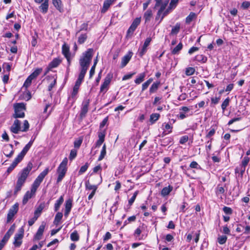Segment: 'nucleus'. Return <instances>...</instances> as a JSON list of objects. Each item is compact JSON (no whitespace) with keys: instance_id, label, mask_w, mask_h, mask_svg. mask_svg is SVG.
<instances>
[{"instance_id":"f257e3e1","label":"nucleus","mask_w":250,"mask_h":250,"mask_svg":"<svg viewBox=\"0 0 250 250\" xmlns=\"http://www.w3.org/2000/svg\"><path fill=\"white\" fill-rule=\"evenodd\" d=\"M32 167L33 164L30 162L28 163L27 166L19 173L18 180L14 190L15 194L21 190Z\"/></svg>"},{"instance_id":"f03ea898","label":"nucleus","mask_w":250,"mask_h":250,"mask_svg":"<svg viewBox=\"0 0 250 250\" xmlns=\"http://www.w3.org/2000/svg\"><path fill=\"white\" fill-rule=\"evenodd\" d=\"M93 52V49H88L86 51L83 53L82 57L80 59L79 62L81 67L80 72H81V76L83 74H86V73L92 60Z\"/></svg>"},{"instance_id":"7ed1b4c3","label":"nucleus","mask_w":250,"mask_h":250,"mask_svg":"<svg viewBox=\"0 0 250 250\" xmlns=\"http://www.w3.org/2000/svg\"><path fill=\"white\" fill-rule=\"evenodd\" d=\"M34 142V140H30L29 142L26 145V146L24 147L22 151L21 152L20 154L17 156V157L14 159L12 164L11 166L7 168V172L9 173H10L13 169L16 167L19 163H20L26 153L29 150L31 146H32L33 143Z\"/></svg>"},{"instance_id":"20e7f679","label":"nucleus","mask_w":250,"mask_h":250,"mask_svg":"<svg viewBox=\"0 0 250 250\" xmlns=\"http://www.w3.org/2000/svg\"><path fill=\"white\" fill-rule=\"evenodd\" d=\"M68 160L66 157L64 158L57 169V173L58 175L57 179V183H59L62 181L65 176L67 171V165Z\"/></svg>"},{"instance_id":"39448f33","label":"nucleus","mask_w":250,"mask_h":250,"mask_svg":"<svg viewBox=\"0 0 250 250\" xmlns=\"http://www.w3.org/2000/svg\"><path fill=\"white\" fill-rule=\"evenodd\" d=\"M15 113L13 117L15 118H23L25 116L24 111L26 109L25 105L24 103H17L14 104Z\"/></svg>"},{"instance_id":"423d86ee","label":"nucleus","mask_w":250,"mask_h":250,"mask_svg":"<svg viewBox=\"0 0 250 250\" xmlns=\"http://www.w3.org/2000/svg\"><path fill=\"white\" fill-rule=\"evenodd\" d=\"M24 229L22 228L19 229L18 233H16L14 236V241L13 244L15 247H19L22 243V239L23 237Z\"/></svg>"},{"instance_id":"0eeeda50","label":"nucleus","mask_w":250,"mask_h":250,"mask_svg":"<svg viewBox=\"0 0 250 250\" xmlns=\"http://www.w3.org/2000/svg\"><path fill=\"white\" fill-rule=\"evenodd\" d=\"M19 209V204L18 203L15 204L9 209L7 216V223L10 222L13 219L14 215L17 213Z\"/></svg>"},{"instance_id":"6e6552de","label":"nucleus","mask_w":250,"mask_h":250,"mask_svg":"<svg viewBox=\"0 0 250 250\" xmlns=\"http://www.w3.org/2000/svg\"><path fill=\"white\" fill-rule=\"evenodd\" d=\"M112 78V75L111 74H108L105 77L103 83L101 85L100 88V92L105 93L107 89L108 85H109L111 79Z\"/></svg>"},{"instance_id":"1a4fd4ad","label":"nucleus","mask_w":250,"mask_h":250,"mask_svg":"<svg viewBox=\"0 0 250 250\" xmlns=\"http://www.w3.org/2000/svg\"><path fill=\"white\" fill-rule=\"evenodd\" d=\"M3 152L7 157H11L14 153L13 146L11 144L5 145L3 147Z\"/></svg>"},{"instance_id":"9d476101","label":"nucleus","mask_w":250,"mask_h":250,"mask_svg":"<svg viewBox=\"0 0 250 250\" xmlns=\"http://www.w3.org/2000/svg\"><path fill=\"white\" fill-rule=\"evenodd\" d=\"M62 53L67 59L68 65L70 64L71 62V54L69 51V47L66 44H64L62 46Z\"/></svg>"},{"instance_id":"9b49d317","label":"nucleus","mask_w":250,"mask_h":250,"mask_svg":"<svg viewBox=\"0 0 250 250\" xmlns=\"http://www.w3.org/2000/svg\"><path fill=\"white\" fill-rule=\"evenodd\" d=\"M21 123L19 120H15L13 124L10 127V130L12 132L17 134L20 131H21Z\"/></svg>"},{"instance_id":"f8f14e48","label":"nucleus","mask_w":250,"mask_h":250,"mask_svg":"<svg viewBox=\"0 0 250 250\" xmlns=\"http://www.w3.org/2000/svg\"><path fill=\"white\" fill-rule=\"evenodd\" d=\"M49 171V167H46L43 171H42L37 177V178L34 181V182L38 183V184H41L44 178L47 175Z\"/></svg>"},{"instance_id":"ddd939ff","label":"nucleus","mask_w":250,"mask_h":250,"mask_svg":"<svg viewBox=\"0 0 250 250\" xmlns=\"http://www.w3.org/2000/svg\"><path fill=\"white\" fill-rule=\"evenodd\" d=\"M133 55V53L132 52H129L127 54L124 56L122 59L121 63V67L123 68L125 67L126 64L128 63L129 61L130 60Z\"/></svg>"},{"instance_id":"4468645a","label":"nucleus","mask_w":250,"mask_h":250,"mask_svg":"<svg viewBox=\"0 0 250 250\" xmlns=\"http://www.w3.org/2000/svg\"><path fill=\"white\" fill-rule=\"evenodd\" d=\"M72 207V199H68L65 202L64 216L67 217Z\"/></svg>"},{"instance_id":"2eb2a0df","label":"nucleus","mask_w":250,"mask_h":250,"mask_svg":"<svg viewBox=\"0 0 250 250\" xmlns=\"http://www.w3.org/2000/svg\"><path fill=\"white\" fill-rule=\"evenodd\" d=\"M79 88L77 85H74L72 92L70 97L68 98V101L71 102V104H73L76 101L77 98L76 96L78 93Z\"/></svg>"},{"instance_id":"dca6fc26","label":"nucleus","mask_w":250,"mask_h":250,"mask_svg":"<svg viewBox=\"0 0 250 250\" xmlns=\"http://www.w3.org/2000/svg\"><path fill=\"white\" fill-rule=\"evenodd\" d=\"M89 104V100L83 103L80 113L81 117L85 116L87 113L88 109Z\"/></svg>"},{"instance_id":"f3484780","label":"nucleus","mask_w":250,"mask_h":250,"mask_svg":"<svg viewBox=\"0 0 250 250\" xmlns=\"http://www.w3.org/2000/svg\"><path fill=\"white\" fill-rule=\"evenodd\" d=\"M245 170L246 167H243V166H239L237 167L235 169V172L236 174H237V176L242 178L245 171Z\"/></svg>"},{"instance_id":"a211bd4d","label":"nucleus","mask_w":250,"mask_h":250,"mask_svg":"<svg viewBox=\"0 0 250 250\" xmlns=\"http://www.w3.org/2000/svg\"><path fill=\"white\" fill-rule=\"evenodd\" d=\"M115 0H105L104 4L102 10V12L104 13L105 12L107 9L109 8L110 6L113 3V2Z\"/></svg>"},{"instance_id":"6ab92c4d","label":"nucleus","mask_w":250,"mask_h":250,"mask_svg":"<svg viewBox=\"0 0 250 250\" xmlns=\"http://www.w3.org/2000/svg\"><path fill=\"white\" fill-rule=\"evenodd\" d=\"M61 61L58 58H55L49 64L48 69H51L53 68L57 67L61 63Z\"/></svg>"},{"instance_id":"aec40b11","label":"nucleus","mask_w":250,"mask_h":250,"mask_svg":"<svg viewBox=\"0 0 250 250\" xmlns=\"http://www.w3.org/2000/svg\"><path fill=\"white\" fill-rule=\"evenodd\" d=\"M172 189L173 187L171 186L164 188L161 192V195L164 197L168 195Z\"/></svg>"},{"instance_id":"412c9836","label":"nucleus","mask_w":250,"mask_h":250,"mask_svg":"<svg viewBox=\"0 0 250 250\" xmlns=\"http://www.w3.org/2000/svg\"><path fill=\"white\" fill-rule=\"evenodd\" d=\"M152 15V11L151 9H148L145 12L144 15L145 22H149L150 21Z\"/></svg>"},{"instance_id":"4be33fe9","label":"nucleus","mask_w":250,"mask_h":250,"mask_svg":"<svg viewBox=\"0 0 250 250\" xmlns=\"http://www.w3.org/2000/svg\"><path fill=\"white\" fill-rule=\"evenodd\" d=\"M160 85V82H157L154 83L150 86L149 88V92L150 94L154 93L157 91L159 86Z\"/></svg>"},{"instance_id":"5701e85b","label":"nucleus","mask_w":250,"mask_h":250,"mask_svg":"<svg viewBox=\"0 0 250 250\" xmlns=\"http://www.w3.org/2000/svg\"><path fill=\"white\" fill-rule=\"evenodd\" d=\"M146 77V73L145 72L141 73L139 74L136 79L135 80V83L139 84L141 83L142 82H143L145 78Z\"/></svg>"},{"instance_id":"b1692460","label":"nucleus","mask_w":250,"mask_h":250,"mask_svg":"<svg viewBox=\"0 0 250 250\" xmlns=\"http://www.w3.org/2000/svg\"><path fill=\"white\" fill-rule=\"evenodd\" d=\"M63 202V196H60L59 199L57 200L56 202L55 203L54 205V210L55 211H57L60 208L61 205L62 204Z\"/></svg>"},{"instance_id":"393cba45","label":"nucleus","mask_w":250,"mask_h":250,"mask_svg":"<svg viewBox=\"0 0 250 250\" xmlns=\"http://www.w3.org/2000/svg\"><path fill=\"white\" fill-rule=\"evenodd\" d=\"M33 196L32 193H30V191H28L26 192L25 195L23 196L22 200V204L23 205H25L28 202V200Z\"/></svg>"},{"instance_id":"a878e982","label":"nucleus","mask_w":250,"mask_h":250,"mask_svg":"<svg viewBox=\"0 0 250 250\" xmlns=\"http://www.w3.org/2000/svg\"><path fill=\"white\" fill-rule=\"evenodd\" d=\"M70 239L72 241H78L79 240L80 236L77 230H74L71 233Z\"/></svg>"},{"instance_id":"bb28decb","label":"nucleus","mask_w":250,"mask_h":250,"mask_svg":"<svg viewBox=\"0 0 250 250\" xmlns=\"http://www.w3.org/2000/svg\"><path fill=\"white\" fill-rule=\"evenodd\" d=\"M62 216L63 214L62 212H58L55 216V219L54 221V224L56 225H58L61 220H62Z\"/></svg>"},{"instance_id":"cd10ccee","label":"nucleus","mask_w":250,"mask_h":250,"mask_svg":"<svg viewBox=\"0 0 250 250\" xmlns=\"http://www.w3.org/2000/svg\"><path fill=\"white\" fill-rule=\"evenodd\" d=\"M54 6L60 12L62 11V1L61 0H52Z\"/></svg>"},{"instance_id":"c85d7f7f","label":"nucleus","mask_w":250,"mask_h":250,"mask_svg":"<svg viewBox=\"0 0 250 250\" xmlns=\"http://www.w3.org/2000/svg\"><path fill=\"white\" fill-rule=\"evenodd\" d=\"M196 18V15L193 12H191L186 19V22L189 24L193 19Z\"/></svg>"},{"instance_id":"c756f323","label":"nucleus","mask_w":250,"mask_h":250,"mask_svg":"<svg viewBox=\"0 0 250 250\" xmlns=\"http://www.w3.org/2000/svg\"><path fill=\"white\" fill-rule=\"evenodd\" d=\"M183 48V44L180 42L171 51L173 54H177Z\"/></svg>"},{"instance_id":"7c9ffc66","label":"nucleus","mask_w":250,"mask_h":250,"mask_svg":"<svg viewBox=\"0 0 250 250\" xmlns=\"http://www.w3.org/2000/svg\"><path fill=\"white\" fill-rule=\"evenodd\" d=\"M180 29V24L177 23L174 27H173L171 31V35H176L179 32Z\"/></svg>"},{"instance_id":"2f4dec72","label":"nucleus","mask_w":250,"mask_h":250,"mask_svg":"<svg viewBox=\"0 0 250 250\" xmlns=\"http://www.w3.org/2000/svg\"><path fill=\"white\" fill-rule=\"evenodd\" d=\"M83 141V137L81 136L78 139L75 140L74 142V146L75 148H79Z\"/></svg>"},{"instance_id":"473e14b6","label":"nucleus","mask_w":250,"mask_h":250,"mask_svg":"<svg viewBox=\"0 0 250 250\" xmlns=\"http://www.w3.org/2000/svg\"><path fill=\"white\" fill-rule=\"evenodd\" d=\"M48 4L43 2L39 7V8L41 11L43 13L45 14L48 11Z\"/></svg>"},{"instance_id":"72a5a7b5","label":"nucleus","mask_w":250,"mask_h":250,"mask_svg":"<svg viewBox=\"0 0 250 250\" xmlns=\"http://www.w3.org/2000/svg\"><path fill=\"white\" fill-rule=\"evenodd\" d=\"M160 114L158 113H153L150 116V122L154 124L160 118Z\"/></svg>"},{"instance_id":"f704fd0d","label":"nucleus","mask_w":250,"mask_h":250,"mask_svg":"<svg viewBox=\"0 0 250 250\" xmlns=\"http://www.w3.org/2000/svg\"><path fill=\"white\" fill-rule=\"evenodd\" d=\"M42 68H38L35 69V70L31 73L30 76L34 79L37 78L39 74L42 72Z\"/></svg>"},{"instance_id":"c9c22d12","label":"nucleus","mask_w":250,"mask_h":250,"mask_svg":"<svg viewBox=\"0 0 250 250\" xmlns=\"http://www.w3.org/2000/svg\"><path fill=\"white\" fill-rule=\"evenodd\" d=\"M195 59L198 62H205L207 60V58L203 55L199 54L195 56Z\"/></svg>"},{"instance_id":"e433bc0d","label":"nucleus","mask_w":250,"mask_h":250,"mask_svg":"<svg viewBox=\"0 0 250 250\" xmlns=\"http://www.w3.org/2000/svg\"><path fill=\"white\" fill-rule=\"evenodd\" d=\"M85 188L86 189L92 190V191H96L98 188L97 186L90 184L89 181L85 182Z\"/></svg>"},{"instance_id":"4c0bfd02","label":"nucleus","mask_w":250,"mask_h":250,"mask_svg":"<svg viewBox=\"0 0 250 250\" xmlns=\"http://www.w3.org/2000/svg\"><path fill=\"white\" fill-rule=\"evenodd\" d=\"M153 79L152 78H149L148 80H147L146 82H145L142 84V91H144L147 88L149 84L152 82Z\"/></svg>"},{"instance_id":"58836bf2","label":"nucleus","mask_w":250,"mask_h":250,"mask_svg":"<svg viewBox=\"0 0 250 250\" xmlns=\"http://www.w3.org/2000/svg\"><path fill=\"white\" fill-rule=\"evenodd\" d=\"M229 102H230V99H229V98L228 97L222 103V104H221V108L222 109L223 113H224L225 110L226 108L229 105Z\"/></svg>"},{"instance_id":"ea45409f","label":"nucleus","mask_w":250,"mask_h":250,"mask_svg":"<svg viewBox=\"0 0 250 250\" xmlns=\"http://www.w3.org/2000/svg\"><path fill=\"white\" fill-rule=\"evenodd\" d=\"M106 153V146L104 144L102 147V149L101 151L100 155L99 156V158H98V161H100L102 160L104 158V156H105Z\"/></svg>"},{"instance_id":"a19ab883","label":"nucleus","mask_w":250,"mask_h":250,"mask_svg":"<svg viewBox=\"0 0 250 250\" xmlns=\"http://www.w3.org/2000/svg\"><path fill=\"white\" fill-rule=\"evenodd\" d=\"M43 209V206L42 205H40L34 212V216H36L37 218H38V217L40 216Z\"/></svg>"},{"instance_id":"79ce46f5","label":"nucleus","mask_w":250,"mask_h":250,"mask_svg":"<svg viewBox=\"0 0 250 250\" xmlns=\"http://www.w3.org/2000/svg\"><path fill=\"white\" fill-rule=\"evenodd\" d=\"M87 36L86 34H82L80 37L78 38V42L79 44H82L87 39Z\"/></svg>"},{"instance_id":"37998d69","label":"nucleus","mask_w":250,"mask_h":250,"mask_svg":"<svg viewBox=\"0 0 250 250\" xmlns=\"http://www.w3.org/2000/svg\"><path fill=\"white\" fill-rule=\"evenodd\" d=\"M89 166V164L88 163H86L84 165L81 167L79 171V174L81 175L84 173L87 170Z\"/></svg>"},{"instance_id":"c03bdc74","label":"nucleus","mask_w":250,"mask_h":250,"mask_svg":"<svg viewBox=\"0 0 250 250\" xmlns=\"http://www.w3.org/2000/svg\"><path fill=\"white\" fill-rule=\"evenodd\" d=\"M40 185V184H38V183L34 182L32 185L30 193H32V194L34 195Z\"/></svg>"},{"instance_id":"a18cd8bd","label":"nucleus","mask_w":250,"mask_h":250,"mask_svg":"<svg viewBox=\"0 0 250 250\" xmlns=\"http://www.w3.org/2000/svg\"><path fill=\"white\" fill-rule=\"evenodd\" d=\"M40 185V184H38V183L34 182L32 185L30 193H32V194L34 195Z\"/></svg>"},{"instance_id":"49530a36","label":"nucleus","mask_w":250,"mask_h":250,"mask_svg":"<svg viewBox=\"0 0 250 250\" xmlns=\"http://www.w3.org/2000/svg\"><path fill=\"white\" fill-rule=\"evenodd\" d=\"M85 75V74H83V75L82 76H81V72H80L79 74L78 79H77V80L76 82V83L75 84V85H77L78 87L79 88V86H80V84H81L83 80L84 79Z\"/></svg>"},{"instance_id":"de8ad7c7","label":"nucleus","mask_w":250,"mask_h":250,"mask_svg":"<svg viewBox=\"0 0 250 250\" xmlns=\"http://www.w3.org/2000/svg\"><path fill=\"white\" fill-rule=\"evenodd\" d=\"M33 80H34V79L33 78L31 77L29 75L27 77V78L26 79L25 81L24 82V84H23V86L25 87L26 88H27L28 87H29L31 85Z\"/></svg>"},{"instance_id":"09e8293b","label":"nucleus","mask_w":250,"mask_h":250,"mask_svg":"<svg viewBox=\"0 0 250 250\" xmlns=\"http://www.w3.org/2000/svg\"><path fill=\"white\" fill-rule=\"evenodd\" d=\"M15 229V226L14 224H13V225H12L11 226V227L10 228V229H8V230L7 231V232L6 233V234L5 235L6 236H7V237H8L9 238H10V236L12 235V234L14 232Z\"/></svg>"},{"instance_id":"8fccbe9b","label":"nucleus","mask_w":250,"mask_h":250,"mask_svg":"<svg viewBox=\"0 0 250 250\" xmlns=\"http://www.w3.org/2000/svg\"><path fill=\"white\" fill-rule=\"evenodd\" d=\"M15 229V226L14 224H13V225H12L11 226V227L10 228V229H8V230L7 231V232L6 233V234L5 235L6 236H7V237H8L9 238H10V236L12 235V234L14 232Z\"/></svg>"},{"instance_id":"3c124183","label":"nucleus","mask_w":250,"mask_h":250,"mask_svg":"<svg viewBox=\"0 0 250 250\" xmlns=\"http://www.w3.org/2000/svg\"><path fill=\"white\" fill-rule=\"evenodd\" d=\"M15 229V226L14 224H13V225H12L11 226V227L10 228V229H8V230L7 231V232L6 233V234L5 235L6 236H7V237H8L9 238H10V236L12 235V234L14 232Z\"/></svg>"},{"instance_id":"603ef678","label":"nucleus","mask_w":250,"mask_h":250,"mask_svg":"<svg viewBox=\"0 0 250 250\" xmlns=\"http://www.w3.org/2000/svg\"><path fill=\"white\" fill-rule=\"evenodd\" d=\"M29 127V124L27 120H24L23 122V125L21 127V131L26 132Z\"/></svg>"},{"instance_id":"864d4df0","label":"nucleus","mask_w":250,"mask_h":250,"mask_svg":"<svg viewBox=\"0 0 250 250\" xmlns=\"http://www.w3.org/2000/svg\"><path fill=\"white\" fill-rule=\"evenodd\" d=\"M163 126H164V129L166 131L167 130L168 132L166 134H169L172 132V126L169 124L164 123L163 125Z\"/></svg>"},{"instance_id":"5fc2aeb1","label":"nucleus","mask_w":250,"mask_h":250,"mask_svg":"<svg viewBox=\"0 0 250 250\" xmlns=\"http://www.w3.org/2000/svg\"><path fill=\"white\" fill-rule=\"evenodd\" d=\"M46 224L45 222H42L41 225L40 226L37 230V232L43 235Z\"/></svg>"},{"instance_id":"6e6d98bb","label":"nucleus","mask_w":250,"mask_h":250,"mask_svg":"<svg viewBox=\"0 0 250 250\" xmlns=\"http://www.w3.org/2000/svg\"><path fill=\"white\" fill-rule=\"evenodd\" d=\"M249 161H250L249 157H248V156L245 157L243 158L241 164L239 166H243V167H246V166L248 165Z\"/></svg>"},{"instance_id":"4d7b16f0","label":"nucleus","mask_w":250,"mask_h":250,"mask_svg":"<svg viewBox=\"0 0 250 250\" xmlns=\"http://www.w3.org/2000/svg\"><path fill=\"white\" fill-rule=\"evenodd\" d=\"M138 192H139L138 191H136L134 193L132 197L129 200L128 204L129 205V206H131L132 205V204L134 203V202L138 194Z\"/></svg>"},{"instance_id":"13d9d810","label":"nucleus","mask_w":250,"mask_h":250,"mask_svg":"<svg viewBox=\"0 0 250 250\" xmlns=\"http://www.w3.org/2000/svg\"><path fill=\"white\" fill-rule=\"evenodd\" d=\"M77 151L76 149H72L70 153L69 159L70 160H73L77 156Z\"/></svg>"},{"instance_id":"bf43d9fd","label":"nucleus","mask_w":250,"mask_h":250,"mask_svg":"<svg viewBox=\"0 0 250 250\" xmlns=\"http://www.w3.org/2000/svg\"><path fill=\"white\" fill-rule=\"evenodd\" d=\"M195 69L193 67H188L186 69V74L188 76H190L194 74Z\"/></svg>"},{"instance_id":"052dcab7","label":"nucleus","mask_w":250,"mask_h":250,"mask_svg":"<svg viewBox=\"0 0 250 250\" xmlns=\"http://www.w3.org/2000/svg\"><path fill=\"white\" fill-rule=\"evenodd\" d=\"M147 47L146 46H145L144 45L142 48L141 49H139V55L142 57L143 55L147 51Z\"/></svg>"},{"instance_id":"680f3d73","label":"nucleus","mask_w":250,"mask_h":250,"mask_svg":"<svg viewBox=\"0 0 250 250\" xmlns=\"http://www.w3.org/2000/svg\"><path fill=\"white\" fill-rule=\"evenodd\" d=\"M189 167H190L192 168H196L197 169H201V167L195 161H192L190 163Z\"/></svg>"},{"instance_id":"e2e57ef3","label":"nucleus","mask_w":250,"mask_h":250,"mask_svg":"<svg viewBox=\"0 0 250 250\" xmlns=\"http://www.w3.org/2000/svg\"><path fill=\"white\" fill-rule=\"evenodd\" d=\"M223 210L224 211V212L227 215H230L232 214V209L229 208V207H224L223 208Z\"/></svg>"},{"instance_id":"0e129e2a","label":"nucleus","mask_w":250,"mask_h":250,"mask_svg":"<svg viewBox=\"0 0 250 250\" xmlns=\"http://www.w3.org/2000/svg\"><path fill=\"white\" fill-rule=\"evenodd\" d=\"M136 28L137 27L134 26V25L131 24L127 30V35H129L130 34H133L134 31L136 30Z\"/></svg>"},{"instance_id":"69168bd1","label":"nucleus","mask_w":250,"mask_h":250,"mask_svg":"<svg viewBox=\"0 0 250 250\" xmlns=\"http://www.w3.org/2000/svg\"><path fill=\"white\" fill-rule=\"evenodd\" d=\"M188 140V137L187 135L183 136L181 137L179 143L181 144H184L186 143Z\"/></svg>"},{"instance_id":"338daca9","label":"nucleus","mask_w":250,"mask_h":250,"mask_svg":"<svg viewBox=\"0 0 250 250\" xmlns=\"http://www.w3.org/2000/svg\"><path fill=\"white\" fill-rule=\"evenodd\" d=\"M141 22V18H136L132 23V25H134L137 27V26L139 25Z\"/></svg>"},{"instance_id":"774afa93","label":"nucleus","mask_w":250,"mask_h":250,"mask_svg":"<svg viewBox=\"0 0 250 250\" xmlns=\"http://www.w3.org/2000/svg\"><path fill=\"white\" fill-rule=\"evenodd\" d=\"M42 234L37 231L36 233L35 234V235L34 236L33 240L34 241L40 240L42 239Z\"/></svg>"}]
</instances>
